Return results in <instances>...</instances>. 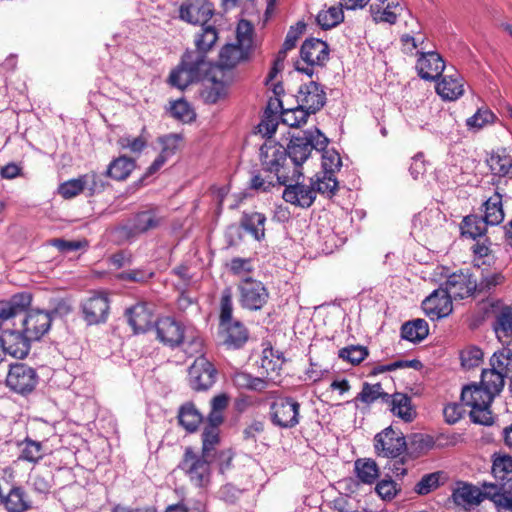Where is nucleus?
Returning <instances> with one entry per match:
<instances>
[{
    "instance_id": "22",
    "label": "nucleus",
    "mask_w": 512,
    "mask_h": 512,
    "mask_svg": "<svg viewBox=\"0 0 512 512\" xmlns=\"http://www.w3.org/2000/svg\"><path fill=\"white\" fill-rule=\"evenodd\" d=\"M282 197L287 203L301 208H309L316 199L315 188H312V185L300 183L286 184Z\"/></svg>"
},
{
    "instance_id": "37",
    "label": "nucleus",
    "mask_w": 512,
    "mask_h": 512,
    "mask_svg": "<svg viewBox=\"0 0 512 512\" xmlns=\"http://www.w3.org/2000/svg\"><path fill=\"white\" fill-rule=\"evenodd\" d=\"M178 420L188 432H194L203 420L202 414L191 402L185 403L179 409Z\"/></svg>"
},
{
    "instance_id": "62",
    "label": "nucleus",
    "mask_w": 512,
    "mask_h": 512,
    "mask_svg": "<svg viewBox=\"0 0 512 512\" xmlns=\"http://www.w3.org/2000/svg\"><path fill=\"white\" fill-rule=\"evenodd\" d=\"M148 139L143 135L136 138L122 137L119 139V144L122 148H128L131 152L139 153L147 145Z\"/></svg>"
},
{
    "instance_id": "31",
    "label": "nucleus",
    "mask_w": 512,
    "mask_h": 512,
    "mask_svg": "<svg viewBox=\"0 0 512 512\" xmlns=\"http://www.w3.org/2000/svg\"><path fill=\"white\" fill-rule=\"evenodd\" d=\"M225 330L224 344L229 348L238 349L248 340V331L239 321L221 326Z\"/></svg>"
},
{
    "instance_id": "57",
    "label": "nucleus",
    "mask_w": 512,
    "mask_h": 512,
    "mask_svg": "<svg viewBox=\"0 0 512 512\" xmlns=\"http://www.w3.org/2000/svg\"><path fill=\"white\" fill-rule=\"evenodd\" d=\"M171 114L174 118L183 122H189L193 120L195 114L191 109L188 102L184 100H177L171 106Z\"/></svg>"
},
{
    "instance_id": "10",
    "label": "nucleus",
    "mask_w": 512,
    "mask_h": 512,
    "mask_svg": "<svg viewBox=\"0 0 512 512\" xmlns=\"http://www.w3.org/2000/svg\"><path fill=\"white\" fill-rule=\"evenodd\" d=\"M38 375L34 368L24 363L10 365L6 376V385L20 395L31 393L38 384Z\"/></svg>"
},
{
    "instance_id": "17",
    "label": "nucleus",
    "mask_w": 512,
    "mask_h": 512,
    "mask_svg": "<svg viewBox=\"0 0 512 512\" xmlns=\"http://www.w3.org/2000/svg\"><path fill=\"white\" fill-rule=\"evenodd\" d=\"M422 308L431 320L440 319L452 312V298L440 287L422 302Z\"/></svg>"
},
{
    "instance_id": "60",
    "label": "nucleus",
    "mask_w": 512,
    "mask_h": 512,
    "mask_svg": "<svg viewBox=\"0 0 512 512\" xmlns=\"http://www.w3.org/2000/svg\"><path fill=\"white\" fill-rule=\"evenodd\" d=\"M375 491L383 500H391L397 495L399 489L392 479H382L377 483Z\"/></svg>"
},
{
    "instance_id": "46",
    "label": "nucleus",
    "mask_w": 512,
    "mask_h": 512,
    "mask_svg": "<svg viewBox=\"0 0 512 512\" xmlns=\"http://www.w3.org/2000/svg\"><path fill=\"white\" fill-rule=\"evenodd\" d=\"M343 19L344 14L339 6H331L327 10H321L316 17L317 23L325 30L337 26Z\"/></svg>"
},
{
    "instance_id": "20",
    "label": "nucleus",
    "mask_w": 512,
    "mask_h": 512,
    "mask_svg": "<svg viewBox=\"0 0 512 512\" xmlns=\"http://www.w3.org/2000/svg\"><path fill=\"white\" fill-rule=\"evenodd\" d=\"M213 15L212 4L206 0H187L180 7V18L191 24L205 25Z\"/></svg>"
},
{
    "instance_id": "26",
    "label": "nucleus",
    "mask_w": 512,
    "mask_h": 512,
    "mask_svg": "<svg viewBox=\"0 0 512 512\" xmlns=\"http://www.w3.org/2000/svg\"><path fill=\"white\" fill-rule=\"evenodd\" d=\"M393 415L401 418L405 422H411L415 416V411L411 405V398L403 393H394L390 395V401Z\"/></svg>"
},
{
    "instance_id": "4",
    "label": "nucleus",
    "mask_w": 512,
    "mask_h": 512,
    "mask_svg": "<svg viewBox=\"0 0 512 512\" xmlns=\"http://www.w3.org/2000/svg\"><path fill=\"white\" fill-rule=\"evenodd\" d=\"M328 142V138L318 129L300 131L297 135H293L286 148L292 167H298L301 170L302 164L310 157L312 151H323Z\"/></svg>"
},
{
    "instance_id": "41",
    "label": "nucleus",
    "mask_w": 512,
    "mask_h": 512,
    "mask_svg": "<svg viewBox=\"0 0 512 512\" xmlns=\"http://www.w3.org/2000/svg\"><path fill=\"white\" fill-rule=\"evenodd\" d=\"M135 168V162L133 159L120 156L113 160L107 169V175L115 180H124Z\"/></svg>"
},
{
    "instance_id": "35",
    "label": "nucleus",
    "mask_w": 512,
    "mask_h": 512,
    "mask_svg": "<svg viewBox=\"0 0 512 512\" xmlns=\"http://www.w3.org/2000/svg\"><path fill=\"white\" fill-rule=\"evenodd\" d=\"M487 163L494 175L505 177L512 174V157L505 149L491 153Z\"/></svg>"
},
{
    "instance_id": "33",
    "label": "nucleus",
    "mask_w": 512,
    "mask_h": 512,
    "mask_svg": "<svg viewBox=\"0 0 512 512\" xmlns=\"http://www.w3.org/2000/svg\"><path fill=\"white\" fill-rule=\"evenodd\" d=\"M491 473L499 481L506 483L512 479V456L494 453L492 455Z\"/></svg>"
},
{
    "instance_id": "14",
    "label": "nucleus",
    "mask_w": 512,
    "mask_h": 512,
    "mask_svg": "<svg viewBox=\"0 0 512 512\" xmlns=\"http://www.w3.org/2000/svg\"><path fill=\"white\" fill-rule=\"evenodd\" d=\"M217 371L204 356L195 359L188 371L189 385L195 391L208 390L215 383Z\"/></svg>"
},
{
    "instance_id": "24",
    "label": "nucleus",
    "mask_w": 512,
    "mask_h": 512,
    "mask_svg": "<svg viewBox=\"0 0 512 512\" xmlns=\"http://www.w3.org/2000/svg\"><path fill=\"white\" fill-rule=\"evenodd\" d=\"M436 92L444 100H456L464 93L463 79L460 74L454 71L452 74H445L436 85Z\"/></svg>"
},
{
    "instance_id": "6",
    "label": "nucleus",
    "mask_w": 512,
    "mask_h": 512,
    "mask_svg": "<svg viewBox=\"0 0 512 512\" xmlns=\"http://www.w3.org/2000/svg\"><path fill=\"white\" fill-rule=\"evenodd\" d=\"M213 458L196 453L192 447H186L178 467L198 488H205L211 481V461Z\"/></svg>"
},
{
    "instance_id": "32",
    "label": "nucleus",
    "mask_w": 512,
    "mask_h": 512,
    "mask_svg": "<svg viewBox=\"0 0 512 512\" xmlns=\"http://www.w3.org/2000/svg\"><path fill=\"white\" fill-rule=\"evenodd\" d=\"M265 222V215L259 212L244 213L241 218L243 229L257 241L265 237Z\"/></svg>"
},
{
    "instance_id": "9",
    "label": "nucleus",
    "mask_w": 512,
    "mask_h": 512,
    "mask_svg": "<svg viewBox=\"0 0 512 512\" xmlns=\"http://www.w3.org/2000/svg\"><path fill=\"white\" fill-rule=\"evenodd\" d=\"M204 67V58L201 54L185 53L180 65L171 72L169 82L174 87L184 89L199 79Z\"/></svg>"
},
{
    "instance_id": "49",
    "label": "nucleus",
    "mask_w": 512,
    "mask_h": 512,
    "mask_svg": "<svg viewBox=\"0 0 512 512\" xmlns=\"http://www.w3.org/2000/svg\"><path fill=\"white\" fill-rule=\"evenodd\" d=\"M338 356L352 365H357L368 356V350L361 345H352L340 349Z\"/></svg>"
},
{
    "instance_id": "18",
    "label": "nucleus",
    "mask_w": 512,
    "mask_h": 512,
    "mask_svg": "<svg viewBox=\"0 0 512 512\" xmlns=\"http://www.w3.org/2000/svg\"><path fill=\"white\" fill-rule=\"evenodd\" d=\"M297 102L309 114H314L325 105L326 93L317 82L310 81L300 87Z\"/></svg>"
},
{
    "instance_id": "51",
    "label": "nucleus",
    "mask_w": 512,
    "mask_h": 512,
    "mask_svg": "<svg viewBox=\"0 0 512 512\" xmlns=\"http://www.w3.org/2000/svg\"><path fill=\"white\" fill-rule=\"evenodd\" d=\"M82 181L85 192L88 196L101 193L105 188V182L101 175L95 172H90L82 175Z\"/></svg>"
},
{
    "instance_id": "30",
    "label": "nucleus",
    "mask_w": 512,
    "mask_h": 512,
    "mask_svg": "<svg viewBox=\"0 0 512 512\" xmlns=\"http://www.w3.org/2000/svg\"><path fill=\"white\" fill-rule=\"evenodd\" d=\"M354 471L363 484H373L380 475L377 463L371 458H359L354 463Z\"/></svg>"
},
{
    "instance_id": "55",
    "label": "nucleus",
    "mask_w": 512,
    "mask_h": 512,
    "mask_svg": "<svg viewBox=\"0 0 512 512\" xmlns=\"http://www.w3.org/2000/svg\"><path fill=\"white\" fill-rule=\"evenodd\" d=\"M460 358L462 366L471 369L482 362L483 351L479 347L469 346L461 351Z\"/></svg>"
},
{
    "instance_id": "53",
    "label": "nucleus",
    "mask_w": 512,
    "mask_h": 512,
    "mask_svg": "<svg viewBox=\"0 0 512 512\" xmlns=\"http://www.w3.org/2000/svg\"><path fill=\"white\" fill-rule=\"evenodd\" d=\"M233 303L230 288L223 290L220 301V326L234 322L232 320Z\"/></svg>"
},
{
    "instance_id": "40",
    "label": "nucleus",
    "mask_w": 512,
    "mask_h": 512,
    "mask_svg": "<svg viewBox=\"0 0 512 512\" xmlns=\"http://www.w3.org/2000/svg\"><path fill=\"white\" fill-rule=\"evenodd\" d=\"M370 11L375 22L394 24L402 11V7L399 3L394 2L387 3L384 8H381L378 4H372Z\"/></svg>"
},
{
    "instance_id": "7",
    "label": "nucleus",
    "mask_w": 512,
    "mask_h": 512,
    "mask_svg": "<svg viewBox=\"0 0 512 512\" xmlns=\"http://www.w3.org/2000/svg\"><path fill=\"white\" fill-rule=\"evenodd\" d=\"M237 291L239 304L250 311L261 310L269 300V292L265 285L247 275L239 280Z\"/></svg>"
},
{
    "instance_id": "21",
    "label": "nucleus",
    "mask_w": 512,
    "mask_h": 512,
    "mask_svg": "<svg viewBox=\"0 0 512 512\" xmlns=\"http://www.w3.org/2000/svg\"><path fill=\"white\" fill-rule=\"evenodd\" d=\"M416 63L418 75L424 80H435L445 69V63L440 54L434 51H418Z\"/></svg>"
},
{
    "instance_id": "11",
    "label": "nucleus",
    "mask_w": 512,
    "mask_h": 512,
    "mask_svg": "<svg viewBox=\"0 0 512 512\" xmlns=\"http://www.w3.org/2000/svg\"><path fill=\"white\" fill-rule=\"evenodd\" d=\"M301 59L307 63L310 67L301 68L296 66V69L300 72L307 74L308 76L313 75V66H324L329 59V48L326 42L320 39H306L300 49Z\"/></svg>"
},
{
    "instance_id": "2",
    "label": "nucleus",
    "mask_w": 512,
    "mask_h": 512,
    "mask_svg": "<svg viewBox=\"0 0 512 512\" xmlns=\"http://www.w3.org/2000/svg\"><path fill=\"white\" fill-rule=\"evenodd\" d=\"M156 333L164 345L173 348L183 344L184 351L190 355L201 351L202 340L195 328L183 326L171 317H163L156 322Z\"/></svg>"
},
{
    "instance_id": "15",
    "label": "nucleus",
    "mask_w": 512,
    "mask_h": 512,
    "mask_svg": "<svg viewBox=\"0 0 512 512\" xmlns=\"http://www.w3.org/2000/svg\"><path fill=\"white\" fill-rule=\"evenodd\" d=\"M477 288L478 283L468 270L451 274L445 282V287H443L452 299L469 297Z\"/></svg>"
},
{
    "instance_id": "38",
    "label": "nucleus",
    "mask_w": 512,
    "mask_h": 512,
    "mask_svg": "<svg viewBox=\"0 0 512 512\" xmlns=\"http://www.w3.org/2000/svg\"><path fill=\"white\" fill-rule=\"evenodd\" d=\"M505 379L498 369L491 367L482 371L480 385L496 397L503 390Z\"/></svg>"
},
{
    "instance_id": "16",
    "label": "nucleus",
    "mask_w": 512,
    "mask_h": 512,
    "mask_svg": "<svg viewBox=\"0 0 512 512\" xmlns=\"http://www.w3.org/2000/svg\"><path fill=\"white\" fill-rule=\"evenodd\" d=\"M52 316L49 312L32 309L22 322L23 332L32 340L39 341L50 329Z\"/></svg>"
},
{
    "instance_id": "5",
    "label": "nucleus",
    "mask_w": 512,
    "mask_h": 512,
    "mask_svg": "<svg viewBox=\"0 0 512 512\" xmlns=\"http://www.w3.org/2000/svg\"><path fill=\"white\" fill-rule=\"evenodd\" d=\"M494 398L485 388L477 384L465 386L461 393L463 404L471 408V420L474 423L486 426L493 424L490 406Z\"/></svg>"
},
{
    "instance_id": "43",
    "label": "nucleus",
    "mask_w": 512,
    "mask_h": 512,
    "mask_svg": "<svg viewBox=\"0 0 512 512\" xmlns=\"http://www.w3.org/2000/svg\"><path fill=\"white\" fill-rule=\"evenodd\" d=\"M494 331L499 340L508 338L512 334V308L506 306L502 308L495 317L493 324Z\"/></svg>"
},
{
    "instance_id": "29",
    "label": "nucleus",
    "mask_w": 512,
    "mask_h": 512,
    "mask_svg": "<svg viewBox=\"0 0 512 512\" xmlns=\"http://www.w3.org/2000/svg\"><path fill=\"white\" fill-rule=\"evenodd\" d=\"M484 217L483 221L487 225H498L504 219V211L502 207V196L500 193L495 192L483 204Z\"/></svg>"
},
{
    "instance_id": "28",
    "label": "nucleus",
    "mask_w": 512,
    "mask_h": 512,
    "mask_svg": "<svg viewBox=\"0 0 512 512\" xmlns=\"http://www.w3.org/2000/svg\"><path fill=\"white\" fill-rule=\"evenodd\" d=\"M481 489L471 484H463L454 490L452 497L457 505L471 507L482 502Z\"/></svg>"
},
{
    "instance_id": "44",
    "label": "nucleus",
    "mask_w": 512,
    "mask_h": 512,
    "mask_svg": "<svg viewBox=\"0 0 512 512\" xmlns=\"http://www.w3.org/2000/svg\"><path fill=\"white\" fill-rule=\"evenodd\" d=\"M312 188H315V194L320 193L327 197H332L337 189L338 182L334 174L323 172L322 176L316 175L311 179Z\"/></svg>"
},
{
    "instance_id": "61",
    "label": "nucleus",
    "mask_w": 512,
    "mask_h": 512,
    "mask_svg": "<svg viewBox=\"0 0 512 512\" xmlns=\"http://www.w3.org/2000/svg\"><path fill=\"white\" fill-rule=\"evenodd\" d=\"M278 185V182L275 179V176L273 174L262 176L261 174H255L250 181V187L257 191L266 192L271 187Z\"/></svg>"
},
{
    "instance_id": "1",
    "label": "nucleus",
    "mask_w": 512,
    "mask_h": 512,
    "mask_svg": "<svg viewBox=\"0 0 512 512\" xmlns=\"http://www.w3.org/2000/svg\"><path fill=\"white\" fill-rule=\"evenodd\" d=\"M287 157L286 148L271 137L260 147L262 169L266 173L273 174L278 185H286L288 181L298 180L303 175L298 167H292Z\"/></svg>"
},
{
    "instance_id": "34",
    "label": "nucleus",
    "mask_w": 512,
    "mask_h": 512,
    "mask_svg": "<svg viewBox=\"0 0 512 512\" xmlns=\"http://www.w3.org/2000/svg\"><path fill=\"white\" fill-rule=\"evenodd\" d=\"M20 450L18 459L29 463H38L45 455V449L42 442L25 438L18 443Z\"/></svg>"
},
{
    "instance_id": "36",
    "label": "nucleus",
    "mask_w": 512,
    "mask_h": 512,
    "mask_svg": "<svg viewBox=\"0 0 512 512\" xmlns=\"http://www.w3.org/2000/svg\"><path fill=\"white\" fill-rule=\"evenodd\" d=\"M218 39V33L214 26L208 25L201 29V33L197 34L195 39L196 50L187 51L186 53H199L204 58V65L206 66V53L213 47Z\"/></svg>"
},
{
    "instance_id": "39",
    "label": "nucleus",
    "mask_w": 512,
    "mask_h": 512,
    "mask_svg": "<svg viewBox=\"0 0 512 512\" xmlns=\"http://www.w3.org/2000/svg\"><path fill=\"white\" fill-rule=\"evenodd\" d=\"M429 326L424 319H415L402 325L401 335L411 342H420L428 336Z\"/></svg>"
},
{
    "instance_id": "12",
    "label": "nucleus",
    "mask_w": 512,
    "mask_h": 512,
    "mask_svg": "<svg viewBox=\"0 0 512 512\" xmlns=\"http://www.w3.org/2000/svg\"><path fill=\"white\" fill-rule=\"evenodd\" d=\"M374 448L378 456L396 458L406 449L405 437L400 431L388 427L375 436Z\"/></svg>"
},
{
    "instance_id": "27",
    "label": "nucleus",
    "mask_w": 512,
    "mask_h": 512,
    "mask_svg": "<svg viewBox=\"0 0 512 512\" xmlns=\"http://www.w3.org/2000/svg\"><path fill=\"white\" fill-rule=\"evenodd\" d=\"M8 512H25L30 508V502L23 488L12 487L1 502Z\"/></svg>"
},
{
    "instance_id": "8",
    "label": "nucleus",
    "mask_w": 512,
    "mask_h": 512,
    "mask_svg": "<svg viewBox=\"0 0 512 512\" xmlns=\"http://www.w3.org/2000/svg\"><path fill=\"white\" fill-rule=\"evenodd\" d=\"M271 422L282 429H290L300 422V403L292 397H276L270 404Z\"/></svg>"
},
{
    "instance_id": "59",
    "label": "nucleus",
    "mask_w": 512,
    "mask_h": 512,
    "mask_svg": "<svg viewBox=\"0 0 512 512\" xmlns=\"http://www.w3.org/2000/svg\"><path fill=\"white\" fill-rule=\"evenodd\" d=\"M322 152L323 172L334 174L341 167L340 155L334 150L324 149Z\"/></svg>"
},
{
    "instance_id": "45",
    "label": "nucleus",
    "mask_w": 512,
    "mask_h": 512,
    "mask_svg": "<svg viewBox=\"0 0 512 512\" xmlns=\"http://www.w3.org/2000/svg\"><path fill=\"white\" fill-rule=\"evenodd\" d=\"M379 398H381L383 402L388 403L390 401V394L383 391L380 383L373 385L364 383L361 392L356 397V400L366 404H371Z\"/></svg>"
},
{
    "instance_id": "52",
    "label": "nucleus",
    "mask_w": 512,
    "mask_h": 512,
    "mask_svg": "<svg viewBox=\"0 0 512 512\" xmlns=\"http://www.w3.org/2000/svg\"><path fill=\"white\" fill-rule=\"evenodd\" d=\"M309 115L310 114L298 104V107L283 112L282 121L290 127H298L306 123Z\"/></svg>"
},
{
    "instance_id": "23",
    "label": "nucleus",
    "mask_w": 512,
    "mask_h": 512,
    "mask_svg": "<svg viewBox=\"0 0 512 512\" xmlns=\"http://www.w3.org/2000/svg\"><path fill=\"white\" fill-rule=\"evenodd\" d=\"M129 325L134 333H143L153 324V314L146 303H138L126 311Z\"/></svg>"
},
{
    "instance_id": "63",
    "label": "nucleus",
    "mask_w": 512,
    "mask_h": 512,
    "mask_svg": "<svg viewBox=\"0 0 512 512\" xmlns=\"http://www.w3.org/2000/svg\"><path fill=\"white\" fill-rule=\"evenodd\" d=\"M305 24L302 22H299L296 24L295 27H291L286 35L285 41L283 43V47L285 50H292L295 48L296 43L299 39V37L303 34L305 30Z\"/></svg>"
},
{
    "instance_id": "50",
    "label": "nucleus",
    "mask_w": 512,
    "mask_h": 512,
    "mask_svg": "<svg viewBox=\"0 0 512 512\" xmlns=\"http://www.w3.org/2000/svg\"><path fill=\"white\" fill-rule=\"evenodd\" d=\"M183 137L181 134L170 133L158 138V143L161 145V152L168 157L173 156L180 149Z\"/></svg>"
},
{
    "instance_id": "47",
    "label": "nucleus",
    "mask_w": 512,
    "mask_h": 512,
    "mask_svg": "<svg viewBox=\"0 0 512 512\" xmlns=\"http://www.w3.org/2000/svg\"><path fill=\"white\" fill-rule=\"evenodd\" d=\"M219 429L216 426H206L202 433V451L204 456L214 457L215 447L219 444Z\"/></svg>"
},
{
    "instance_id": "64",
    "label": "nucleus",
    "mask_w": 512,
    "mask_h": 512,
    "mask_svg": "<svg viewBox=\"0 0 512 512\" xmlns=\"http://www.w3.org/2000/svg\"><path fill=\"white\" fill-rule=\"evenodd\" d=\"M499 512H512V492H503L493 501Z\"/></svg>"
},
{
    "instance_id": "58",
    "label": "nucleus",
    "mask_w": 512,
    "mask_h": 512,
    "mask_svg": "<svg viewBox=\"0 0 512 512\" xmlns=\"http://www.w3.org/2000/svg\"><path fill=\"white\" fill-rule=\"evenodd\" d=\"M494 114L488 109H479L473 116L469 117L466 124L469 128L481 129L486 124L492 123Z\"/></svg>"
},
{
    "instance_id": "42",
    "label": "nucleus",
    "mask_w": 512,
    "mask_h": 512,
    "mask_svg": "<svg viewBox=\"0 0 512 512\" xmlns=\"http://www.w3.org/2000/svg\"><path fill=\"white\" fill-rule=\"evenodd\" d=\"M490 366L508 378L512 375V349L504 347L496 352L490 358Z\"/></svg>"
},
{
    "instance_id": "54",
    "label": "nucleus",
    "mask_w": 512,
    "mask_h": 512,
    "mask_svg": "<svg viewBox=\"0 0 512 512\" xmlns=\"http://www.w3.org/2000/svg\"><path fill=\"white\" fill-rule=\"evenodd\" d=\"M82 192H85L82 176L65 181L62 184H60L58 188V193L64 199L74 198Z\"/></svg>"
},
{
    "instance_id": "19",
    "label": "nucleus",
    "mask_w": 512,
    "mask_h": 512,
    "mask_svg": "<svg viewBox=\"0 0 512 512\" xmlns=\"http://www.w3.org/2000/svg\"><path fill=\"white\" fill-rule=\"evenodd\" d=\"M109 309V299L104 293L94 294L82 304L84 319L89 325L105 322Z\"/></svg>"
},
{
    "instance_id": "48",
    "label": "nucleus",
    "mask_w": 512,
    "mask_h": 512,
    "mask_svg": "<svg viewBox=\"0 0 512 512\" xmlns=\"http://www.w3.org/2000/svg\"><path fill=\"white\" fill-rule=\"evenodd\" d=\"M443 478L444 473L441 471L426 474L415 485V492L419 495H427L440 486Z\"/></svg>"
},
{
    "instance_id": "25",
    "label": "nucleus",
    "mask_w": 512,
    "mask_h": 512,
    "mask_svg": "<svg viewBox=\"0 0 512 512\" xmlns=\"http://www.w3.org/2000/svg\"><path fill=\"white\" fill-rule=\"evenodd\" d=\"M285 360L282 352L267 346L262 351L261 368L266 372L267 377L274 380L279 376Z\"/></svg>"
},
{
    "instance_id": "3",
    "label": "nucleus",
    "mask_w": 512,
    "mask_h": 512,
    "mask_svg": "<svg viewBox=\"0 0 512 512\" xmlns=\"http://www.w3.org/2000/svg\"><path fill=\"white\" fill-rule=\"evenodd\" d=\"M253 26L247 20H240L236 29V42L228 43L219 53V66L223 69L234 68L246 61L253 48Z\"/></svg>"
},
{
    "instance_id": "13",
    "label": "nucleus",
    "mask_w": 512,
    "mask_h": 512,
    "mask_svg": "<svg viewBox=\"0 0 512 512\" xmlns=\"http://www.w3.org/2000/svg\"><path fill=\"white\" fill-rule=\"evenodd\" d=\"M164 221L158 208H149L134 214L123 229L128 236H137L159 228Z\"/></svg>"
},
{
    "instance_id": "56",
    "label": "nucleus",
    "mask_w": 512,
    "mask_h": 512,
    "mask_svg": "<svg viewBox=\"0 0 512 512\" xmlns=\"http://www.w3.org/2000/svg\"><path fill=\"white\" fill-rule=\"evenodd\" d=\"M463 225V234H467L475 239L484 234L487 224H485L483 218L479 219L477 216H467L463 220Z\"/></svg>"
}]
</instances>
